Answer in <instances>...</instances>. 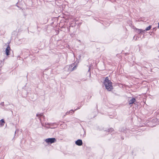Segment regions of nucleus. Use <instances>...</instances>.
<instances>
[{"label": "nucleus", "mask_w": 159, "mask_h": 159, "mask_svg": "<svg viewBox=\"0 0 159 159\" xmlns=\"http://www.w3.org/2000/svg\"><path fill=\"white\" fill-rule=\"evenodd\" d=\"M104 84L106 89L107 90L111 91L113 89L112 83L110 80H109L108 77H107L105 78Z\"/></svg>", "instance_id": "nucleus-1"}, {"label": "nucleus", "mask_w": 159, "mask_h": 159, "mask_svg": "<svg viewBox=\"0 0 159 159\" xmlns=\"http://www.w3.org/2000/svg\"><path fill=\"white\" fill-rule=\"evenodd\" d=\"M82 141L81 140L78 139L75 142V144L78 146H81L82 144Z\"/></svg>", "instance_id": "nucleus-5"}, {"label": "nucleus", "mask_w": 159, "mask_h": 159, "mask_svg": "<svg viewBox=\"0 0 159 159\" xmlns=\"http://www.w3.org/2000/svg\"><path fill=\"white\" fill-rule=\"evenodd\" d=\"M76 68V66H75L73 67V69H72V70H74V69H75V68Z\"/></svg>", "instance_id": "nucleus-9"}, {"label": "nucleus", "mask_w": 159, "mask_h": 159, "mask_svg": "<svg viewBox=\"0 0 159 159\" xmlns=\"http://www.w3.org/2000/svg\"><path fill=\"white\" fill-rule=\"evenodd\" d=\"M45 141L48 144L56 142V140L55 138H48L45 140Z\"/></svg>", "instance_id": "nucleus-2"}, {"label": "nucleus", "mask_w": 159, "mask_h": 159, "mask_svg": "<svg viewBox=\"0 0 159 159\" xmlns=\"http://www.w3.org/2000/svg\"><path fill=\"white\" fill-rule=\"evenodd\" d=\"M4 123V121L3 119H2L1 120L0 122V125L1 126H2L3 125Z\"/></svg>", "instance_id": "nucleus-7"}, {"label": "nucleus", "mask_w": 159, "mask_h": 159, "mask_svg": "<svg viewBox=\"0 0 159 159\" xmlns=\"http://www.w3.org/2000/svg\"><path fill=\"white\" fill-rule=\"evenodd\" d=\"M151 25H149L148 27H147L146 28L145 30V31H146L149 30H150L151 29Z\"/></svg>", "instance_id": "nucleus-8"}, {"label": "nucleus", "mask_w": 159, "mask_h": 159, "mask_svg": "<svg viewBox=\"0 0 159 159\" xmlns=\"http://www.w3.org/2000/svg\"><path fill=\"white\" fill-rule=\"evenodd\" d=\"M136 31L139 34H143L145 32V30H143L142 29H136Z\"/></svg>", "instance_id": "nucleus-4"}, {"label": "nucleus", "mask_w": 159, "mask_h": 159, "mask_svg": "<svg viewBox=\"0 0 159 159\" xmlns=\"http://www.w3.org/2000/svg\"><path fill=\"white\" fill-rule=\"evenodd\" d=\"M158 27H159V22L158 23Z\"/></svg>", "instance_id": "nucleus-10"}, {"label": "nucleus", "mask_w": 159, "mask_h": 159, "mask_svg": "<svg viewBox=\"0 0 159 159\" xmlns=\"http://www.w3.org/2000/svg\"><path fill=\"white\" fill-rule=\"evenodd\" d=\"M136 100L134 98H132L129 101V104H132L134 103L135 101Z\"/></svg>", "instance_id": "nucleus-6"}, {"label": "nucleus", "mask_w": 159, "mask_h": 159, "mask_svg": "<svg viewBox=\"0 0 159 159\" xmlns=\"http://www.w3.org/2000/svg\"><path fill=\"white\" fill-rule=\"evenodd\" d=\"M11 50V48L9 45L7 47L5 50V52L7 55L8 56L9 55V52Z\"/></svg>", "instance_id": "nucleus-3"}]
</instances>
